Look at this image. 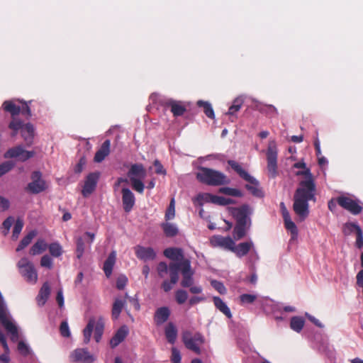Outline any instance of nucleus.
<instances>
[{"label":"nucleus","instance_id":"nucleus-24","mask_svg":"<svg viewBox=\"0 0 363 363\" xmlns=\"http://www.w3.org/2000/svg\"><path fill=\"white\" fill-rule=\"evenodd\" d=\"M170 315V311L167 307H160L155 311L154 320L157 325L166 322Z\"/></svg>","mask_w":363,"mask_h":363},{"label":"nucleus","instance_id":"nucleus-33","mask_svg":"<svg viewBox=\"0 0 363 363\" xmlns=\"http://www.w3.org/2000/svg\"><path fill=\"white\" fill-rule=\"evenodd\" d=\"M125 301L116 298L112 306L111 316L113 320H117L125 306Z\"/></svg>","mask_w":363,"mask_h":363},{"label":"nucleus","instance_id":"nucleus-26","mask_svg":"<svg viewBox=\"0 0 363 363\" xmlns=\"http://www.w3.org/2000/svg\"><path fill=\"white\" fill-rule=\"evenodd\" d=\"M50 294V287L48 282H45L40 288L39 293L37 296L36 300L40 306L45 304Z\"/></svg>","mask_w":363,"mask_h":363},{"label":"nucleus","instance_id":"nucleus-2","mask_svg":"<svg viewBox=\"0 0 363 363\" xmlns=\"http://www.w3.org/2000/svg\"><path fill=\"white\" fill-rule=\"evenodd\" d=\"M169 267L172 283L176 284L178 281L179 272L181 271L182 275L181 286L187 288L193 285L194 272L191 269V261L189 259H186L181 262H170Z\"/></svg>","mask_w":363,"mask_h":363},{"label":"nucleus","instance_id":"nucleus-37","mask_svg":"<svg viewBox=\"0 0 363 363\" xmlns=\"http://www.w3.org/2000/svg\"><path fill=\"white\" fill-rule=\"evenodd\" d=\"M95 324L94 318H90L86 328L83 330L84 335V342L87 344L89 342L92 332L94 330V327Z\"/></svg>","mask_w":363,"mask_h":363},{"label":"nucleus","instance_id":"nucleus-36","mask_svg":"<svg viewBox=\"0 0 363 363\" xmlns=\"http://www.w3.org/2000/svg\"><path fill=\"white\" fill-rule=\"evenodd\" d=\"M218 196L211 194L209 193L199 194L197 195L196 200L200 205L203 204V202L212 203L216 204Z\"/></svg>","mask_w":363,"mask_h":363},{"label":"nucleus","instance_id":"nucleus-42","mask_svg":"<svg viewBox=\"0 0 363 363\" xmlns=\"http://www.w3.org/2000/svg\"><path fill=\"white\" fill-rule=\"evenodd\" d=\"M49 252L52 257H58L63 253L62 246L58 242H52L48 245Z\"/></svg>","mask_w":363,"mask_h":363},{"label":"nucleus","instance_id":"nucleus-8","mask_svg":"<svg viewBox=\"0 0 363 363\" xmlns=\"http://www.w3.org/2000/svg\"><path fill=\"white\" fill-rule=\"evenodd\" d=\"M32 182L28 183L26 191L37 194L47 189L46 182L42 179V174L39 171H35L31 174Z\"/></svg>","mask_w":363,"mask_h":363},{"label":"nucleus","instance_id":"nucleus-16","mask_svg":"<svg viewBox=\"0 0 363 363\" xmlns=\"http://www.w3.org/2000/svg\"><path fill=\"white\" fill-rule=\"evenodd\" d=\"M211 242L212 245L215 247H221L230 251H232L234 245V241L230 237H223L220 235L214 236L211 239Z\"/></svg>","mask_w":363,"mask_h":363},{"label":"nucleus","instance_id":"nucleus-64","mask_svg":"<svg viewBox=\"0 0 363 363\" xmlns=\"http://www.w3.org/2000/svg\"><path fill=\"white\" fill-rule=\"evenodd\" d=\"M86 164V159L84 157L80 158L79 162L74 168L75 173H81L83 170L84 166Z\"/></svg>","mask_w":363,"mask_h":363},{"label":"nucleus","instance_id":"nucleus-52","mask_svg":"<svg viewBox=\"0 0 363 363\" xmlns=\"http://www.w3.org/2000/svg\"><path fill=\"white\" fill-rule=\"evenodd\" d=\"M175 215V209H174V200L172 199L170 201L169 206L165 213V219L167 220H171L174 218Z\"/></svg>","mask_w":363,"mask_h":363},{"label":"nucleus","instance_id":"nucleus-27","mask_svg":"<svg viewBox=\"0 0 363 363\" xmlns=\"http://www.w3.org/2000/svg\"><path fill=\"white\" fill-rule=\"evenodd\" d=\"M244 100L242 97H237L233 101V104L229 107L226 114L230 116L231 122H234L237 118L235 113L238 112L242 106Z\"/></svg>","mask_w":363,"mask_h":363},{"label":"nucleus","instance_id":"nucleus-54","mask_svg":"<svg viewBox=\"0 0 363 363\" xmlns=\"http://www.w3.org/2000/svg\"><path fill=\"white\" fill-rule=\"evenodd\" d=\"M60 332L62 337H69L70 336V331L68 323L67 321H62L60 326Z\"/></svg>","mask_w":363,"mask_h":363},{"label":"nucleus","instance_id":"nucleus-22","mask_svg":"<svg viewBox=\"0 0 363 363\" xmlns=\"http://www.w3.org/2000/svg\"><path fill=\"white\" fill-rule=\"evenodd\" d=\"M0 323L4 327L7 333L10 335L11 340L16 342L18 338V331L17 327L10 321L8 318L0 321Z\"/></svg>","mask_w":363,"mask_h":363},{"label":"nucleus","instance_id":"nucleus-1","mask_svg":"<svg viewBox=\"0 0 363 363\" xmlns=\"http://www.w3.org/2000/svg\"><path fill=\"white\" fill-rule=\"evenodd\" d=\"M306 177L301 181L293 198V210L300 221L305 220L309 216V201L315 202L316 185L309 169L300 173Z\"/></svg>","mask_w":363,"mask_h":363},{"label":"nucleus","instance_id":"nucleus-62","mask_svg":"<svg viewBox=\"0 0 363 363\" xmlns=\"http://www.w3.org/2000/svg\"><path fill=\"white\" fill-rule=\"evenodd\" d=\"M216 199H217L216 204L220 205V206H226L228 204L234 203V201L233 199H229V198H225L223 196H218V198Z\"/></svg>","mask_w":363,"mask_h":363},{"label":"nucleus","instance_id":"nucleus-55","mask_svg":"<svg viewBox=\"0 0 363 363\" xmlns=\"http://www.w3.org/2000/svg\"><path fill=\"white\" fill-rule=\"evenodd\" d=\"M128 283V278L125 275H120L116 279V288L123 290Z\"/></svg>","mask_w":363,"mask_h":363},{"label":"nucleus","instance_id":"nucleus-10","mask_svg":"<svg viewBox=\"0 0 363 363\" xmlns=\"http://www.w3.org/2000/svg\"><path fill=\"white\" fill-rule=\"evenodd\" d=\"M267 170L270 177L277 176V152L275 147L269 145L267 152Z\"/></svg>","mask_w":363,"mask_h":363},{"label":"nucleus","instance_id":"nucleus-46","mask_svg":"<svg viewBox=\"0 0 363 363\" xmlns=\"http://www.w3.org/2000/svg\"><path fill=\"white\" fill-rule=\"evenodd\" d=\"M284 223L286 229L290 231L291 235L293 237H296L298 235V228L294 222L291 220V218H289L288 219L284 220Z\"/></svg>","mask_w":363,"mask_h":363},{"label":"nucleus","instance_id":"nucleus-34","mask_svg":"<svg viewBox=\"0 0 363 363\" xmlns=\"http://www.w3.org/2000/svg\"><path fill=\"white\" fill-rule=\"evenodd\" d=\"M161 227L167 237L172 238L178 234V228L175 225L171 223H162Z\"/></svg>","mask_w":363,"mask_h":363},{"label":"nucleus","instance_id":"nucleus-15","mask_svg":"<svg viewBox=\"0 0 363 363\" xmlns=\"http://www.w3.org/2000/svg\"><path fill=\"white\" fill-rule=\"evenodd\" d=\"M122 202L123 209L125 212H130L135 203V198L133 193L128 188H123L121 190Z\"/></svg>","mask_w":363,"mask_h":363},{"label":"nucleus","instance_id":"nucleus-3","mask_svg":"<svg viewBox=\"0 0 363 363\" xmlns=\"http://www.w3.org/2000/svg\"><path fill=\"white\" fill-rule=\"evenodd\" d=\"M197 179L209 186L228 184L230 180L223 172L207 167H200L196 174Z\"/></svg>","mask_w":363,"mask_h":363},{"label":"nucleus","instance_id":"nucleus-19","mask_svg":"<svg viewBox=\"0 0 363 363\" xmlns=\"http://www.w3.org/2000/svg\"><path fill=\"white\" fill-rule=\"evenodd\" d=\"M127 175L130 180L131 178L144 179L146 176V170L142 164H133L130 166Z\"/></svg>","mask_w":363,"mask_h":363},{"label":"nucleus","instance_id":"nucleus-53","mask_svg":"<svg viewBox=\"0 0 363 363\" xmlns=\"http://www.w3.org/2000/svg\"><path fill=\"white\" fill-rule=\"evenodd\" d=\"M171 362L172 363H181L182 356L179 350L176 347H172L171 350Z\"/></svg>","mask_w":363,"mask_h":363},{"label":"nucleus","instance_id":"nucleus-50","mask_svg":"<svg viewBox=\"0 0 363 363\" xmlns=\"http://www.w3.org/2000/svg\"><path fill=\"white\" fill-rule=\"evenodd\" d=\"M157 273L160 277H164V274L169 272V265L164 262H160L157 267Z\"/></svg>","mask_w":363,"mask_h":363},{"label":"nucleus","instance_id":"nucleus-32","mask_svg":"<svg viewBox=\"0 0 363 363\" xmlns=\"http://www.w3.org/2000/svg\"><path fill=\"white\" fill-rule=\"evenodd\" d=\"M165 336L167 341L174 344L177 337V330L172 323H169L165 328Z\"/></svg>","mask_w":363,"mask_h":363},{"label":"nucleus","instance_id":"nucleus-21","mask_svg":"<svg viewBox=\"0 0 363 363\" xmlns=\"http://www.w3.org/2000/svg\"><path fill=\"white\" fill-rule=\"evenodd\" d=\"M128 334V328L126 325H123L120 327L110 340L111 347L112 348L117 347L125 339Z\"/></svg>","mask_w":363,"mask_h":363},{"label":"nucleus","instance_id":"nucleus-61","mask_svg":"<svg viewBox=\"0 0 363 363\" xmlns=\"http://www.w3.org/2000/svg\"><path fill=\"white\" fill-rule=\"evenodd\" d=\"M154 166L155 167V173L157 174H162V175H165L166 174V170L164 169L163 165L161 164V162L156 160H155L154 162Z\"/></svg>","mask_w":363,"mask_h":363},{"label":"nucleus","instance_id":"nucleus-5","mask_svg":"<svg viewBox=\"0 0 363 363\" xmlns=\"http://www.w3.org/2000/svg\"><path fill=\"white\" fill-rule=\"evenodd\" d=\"M17 267L21 275L28 283L34 284L37 282L38 273L33 264L26 257L21 258L18 261Z\"/></svg>","mask_w":363,"mask_h":363},{"label":"nucleus","instance_id":"nucleus-45","mask_svg":"<svg viewBox=\"0 0 363 363\" xmlns=\"http://www.w3.org/2000/svg\"><path fill=\"white\" fill-rule=\"evenodd\" d=\"M142 179L131 178V180H130L133 189L139 194H143L145 189V185Z\"/></svg>","mask_w":363,"mask_h":363},{"label":"nucleus","instance_id":"nucleus-41","mask_svg":"<svg viewBox=\"0 0 363 363\" xmlns=\"http://www.w3.org/2000/svg\"><path fill=\"white\" fill-rule=\"evenodd\" d=\"M250 225H235L233 230V238L236 240H239L244 238L246 235L247 230L249 228Z\"/></svg>","mask_w":363,"mask_h":363},{"label":"nucleus","instance_id":"nucleus-58","mask_svg":"<svg viewBox=\"0 0 363 363\" xmlns=\"http://www.w3.org/2000/svg\"><path fill=\"white\" fill-rule=\"evenodd\" d=\"M40 265L43 267L51 269L52 267V258L48 255H43L40 259Z\"/></svg>","mask_w":363,"mask_h":363},{"label":"nucleus","instance_id":"nucleus-59","mask_svg":"<svg viewBox=\"0 0 363 363\" xmlns=\"http://www.w3.org/2000/svg\"><path fill=\"white\" fill-rule=\"evenodd\" d=\"M104 329V322L102 318H99L94 324V330L95 333L103 334Z\"/></svg>","mask_w":363,"mask_h":363},{"label":"nucleus","instance_id":"nucleus-7","mask_svg":"<svg viewBox=\"0 0 363 363\" xmlns=\"http://www.w3.org/2000/svg\"><path fill=\"white\" fill-rule=\"evenodd\" d=\"M251 213V209L248 205H242L240 207H235L231 209V214L236 220V225H250V218H249Z\"/></svg>","mask_w":363,"mask_h":363},{"label":"nucleus","instance_id":"nucleus-12","mask_svg":"<svg viewBox=\"0 0 363 363\" xmlns=\"http://www.w3.org/2000/svg\"><path fill=\"white\" fill-rule=\"evenodd\" d=\"M71 362L91 363L94 361L93 355L86 349L79 348L74 350L69 355Z\"/></svg>","mask_w":363,"mask_h":363},{"label":"nucleus","instance_id":"nucleus-39","mask_svg":"<svg viewBox=\"0 0 363 363\" xmlns=\"http://www.w3.org/2000/svg\"><path fill=\"white\" fill-rule=\"evenodd\" d=\"M197 106L203 108V112L208 118H214V111L209 102L200 100L197 101Z\"/></svg>","mask_w":363,"mask_h":363},{"label":"nucleus","instance_id":"nucleus-51","mask_svg":"<svg viewBox=\"0 0 363 363\" xmlns=\"http://www.w3.org/2000/svg\"><path fill=\"white\" fill-rule=\"evenodd\" d=\"M14 166L13 162L6 161L0 164V177L9 172Z\"/></svg>","mask_w":363,"mask_h":363},{"label":"nucleus","instance_id":"nucleus-20","mask_svg":"<svg viewBox=\"0 0 363 363\" xmlns=\"http://www.w3.org/2000/svg\"><path fill=\"white\" fill-rule=\"evenodd\" d=\"M253 247V242L252 241L240 242L238 245L233 247L232 251L238 257H242L248 254L250 250Z\"/></svg>","mask_w":363,"mask_h":363},{"label":"nucleus","instance_id":"nucleus-30","mask_svg":"<svg viewBox=\"0 0 363 363\" xmlns=\"http://www.w3.org/2000/svg\"><path fill=\"white\" fill-rule=\"evenodd\" d=\"M48 248V245L43 239H38L30 249L29 253L31 255L42 254Z\"/></svg>","mask_w":363,"mask_h":363},{"label":"nucleus","instance_id":"nucleus-29","mask_svg":"<svg viewBox=\"0 0 363 363\" xmlns=\"http://www.w3.org/2000/svg\"><path fill=\"white\" fill-rule=\"evenodd\" d=\"M2 107L5 111L11 113L12 118H15L21 113V106L16 105L13 101H5Z\"/></svg>","mask_w":363,"mask_h":363},{"label":"nucleus","instance_id":"nucleus-11","mask_svg":"<svg viewBox=\"0 0 363 363\" xmlns=\"http://www.w3.org/2000/svg\"><path fill=\"white\" fill-rule=\"evenodd\" d=\"M99 177L100 173L99 172H91L86 176L82 191L83 196L87 197L94 191Z\"/></svg>","mask_w":363,"mask_h":363},{"label":"nucleus","instance_id":"nucleus-6","mask_svg":"<svg viewBox=\"0 0 363 363\" xmlns=\"http://www.w3.org/2000/svg\"><path fill=\"white\" fill-rule=\"evenodd\" d=\"M182 341L185 347L196 354H199L201 353V349L199 345L204 343V337L200 333H196L192 335L190 331L186 330L182 333Z\"/></svg>","mask_w":363,"mask_h":363},{"label":"nucleus","instance_id":"nucleus-18","mask_svg":"<svg viewBox=\"0 0 363 363\" xmlns=\"http://www.w3.org/2000/svg\"><path fill=\"white\" fill-rule=\"evenodd\" d=\"M135 255L137 257L143 260H152L156 257V253L152 247H145L138 245L135 247Z\"/></svg>","mask_w":363,"mask_h":363},{"label":"nucleus","instance_id":"nucleus-25","mask_svg":"<svg viewBox=\"0 0 363 363\" xmlns=\"http://www.w3.org/2000/svg\"><path fill=\"white\" fill-rule=\"evenodd\" d=\"M116 260V253L115 251L111 252L107 259L104 263L103 270L107 278H109L112 274L113 268L115 265Z\"/></svg>","mask_w":363,"mask_h":363},{"label":"nucleus","instance_id":"nucleus-63","mask_svg":"<svg viewBox=\"0 0 363 363\" xmlns=\"http://www.w3.org/2000/svg\"><path fill=\"white\" fill-rule=\"evenodd\" d=\"M18 350L19 351V352L21 354H23L24 356L27 355L29 353L28 347L23 341H20L18 342Z\"/></svg>","mask_w":363,"mask_h":363},{"label":"nucleus","instance_id":"nucleus-48","mask_svg":"<svg viewBox=\"0 0 363 363\" xmlns=\"http://www.w3.org/2000/svg\"><path fill=\"white\" fill-rule=\"evenodd\" d=\"M188 298L187 292L183 289H179L175 292V299L178 304L184 303Z\"/></svg>","mask_w":363,"mask_h":363},{"label":"nucleus","instance_id":"nucleus-4","mask_svg":"<svg viewBox=\"0 0 363 363\" xmlns=\"http://www.w3.org/2000/svg\"><path fill=\"white\" fill-rule=\"evenodd\" d=\"M228 164L230 167L244 180L249 184L245 185V188L255 196L262 197L263 192L259 188V182L250 175L247 172L242 169V166L235 160H228Z\"/></svg>","mask_w":363,"mask_h":363},{"label":"nucleus","instance_id":"nucleus-13","mask_svg":"<svg viewBox=\"0 0 363 363\" xmlns=\"http://www.w3.org/2000/svg\"><path fill=\"white\" fill-rule=\"evenodd\" d=\"M35 155L33 151L25 150L22 146L18 145L15 147L9 149L4 155L6 158H15L18 157L21 161H26Z\"/></svg>","mask_w":363,"mask_h":363},{"label":"nucleus","instance_id":"nucleus-40","mask_svg":"<svg viewBox=\"0 0 363 363\" xmlns=\"http://www.w3.org/2000/svg\"><path fill=\"white\" fill-rule=\"evenodd\" d=\"M76 256L78 259H80L85 250V241L82 237L76 238Z\"/></svg>","mask_w":363,"mask_h":363},{"label":"nucleus","instance_id":"nucleus-56","mask_svg":"<svg viewBox=\"0 0 363 363\" xmlns=\"http://www.w3.org/2000/svg\"><path fill=\"white\" fill-rule=\"evenodd\" d=\"M211 286L220 294H224L226 293V289L223 284L220 281L213 280L211 281Z\"/></svg>","mask_w":363,"mask_h":363},{"label":"nucleus","instance_id":"nucleus-49","mask_svg":"<svg viewBox=\"0 0 363 363\" xmlns=\"http://www.w3.org/2000/svg\"><path fill=\"white\" fill-rule=\"evenodd\" d=\"M241 304L252 303L256 299L257 296L254 294H244L240 296Z\"/></svg>","mask_w":363,"mask_h":363},{"label":"nucleus","instance_id":"nucleus-35","mask_svg":"<svg viewBox=\"0 0 363 363\" xmlns=\"http://www.w3.org/2000/svg\"><path fill=\"white\" fill-rule=\"evenodd\" d=\"M304 323L305 320L302 317L294 316L291 318L290 327L293 330L300 333L304 326Z\"/></svg>","mask_w":363,"mask_h":363},{"label":"nucleus","instance_id":"nucleus-43","mask_svg":"<svg viewBox=\"0 0 363 363\" xmlns=\"http://www.w3.org/2000/svg\"><path fill=\"white\" fill-rule=\"evenodd\" d=\"M23 126L24 125L21 121L13 118L12 121L9 125V128L13 130L11 136H15L19 130H22Z\"/></svg>","mask_w":363,"mask_h":363},{"label":"nucleus","instance_id":"nucleus-47","mask_svg":"<svg viewBox=\"0 0 363 363\" xmlns=\"http://www.w3.org/2000/svg\"><path fill=\"white\" fill-rule=\"evenodd\" d=\"M352 228H355V232L357 235L356 238V246L358 248L363 247V233L361 228L358 225H350Z\"/></svg>","mask_w":363,"mask_h":363},{"label":"nucleus","instance_id":"nucleus-57","mask_svg":"<svg viewBox=\"0 0 363 363\" xmlns=\"http://www.w3.org/2000/svg\"><path fill=\"white\" fill-rule=\"evenodd\" d=\"M23 227V222L21 219L18 218L15 223L13 230V236H16V238L20 234Z\"/></svg>","mask_w":363,"mask_h":363},{"label":"nucleus","instance_id":"nucleus-17","mask_svg":"<svg viewBox=\"0 0 363 363\" xmlns=\"http://www.w3.org/2000/svg\"><path fill=\"white\" fill-rule=\"evenodd\" d=\"M163 254L167 258L174 261V262H181L186 259L181 248L168 247L164 250Z\"/></svg>","mask_w":363,"mask_h":363},{"label":"nucleus","instance_id":"nucleus-38","mask_svg":"<svg viewBox=\"0 0 363 363\" xmlns=\"http://www.w3.org/2000/svg\"><path fill=\"white\" fill-rule=\"evenodd\" d=\"M37 233L35 230H31L29 232L20 242L19 245L16 248V251H21L26 247L32 241L33 238L36 235Z\"/></svg>","mask_w":363,"mask_h":363},{"label":"nucleus","instance_id":"nucleus-23","mask_svg":"<svg viewBox=\"0 0 363 363\" xmlns=\"http://www.w3.org/2000/svg\"><path fill=\"white\" fill-rule=\"evenodd\" d=\"M110 147L111 142L109 140H106L100 147V148L96 151L94 160L96 162H101L106 157H107L110 153Z\"/></svg>","mask_w":363,"mask_h":363},{"label":"nucleus","instance_id":"nucleus-31","mask_svg":"<svg viewBox=\"0 0 363 363\" xmlns=\"http://www.w3.org/2000/svg\"><path fill=\"white\" fill-rule=\"evenodd\" d=\"M213 300L216 308H218L220 312L225 314L228 318H230L232 317L230 308L220 297L214 296Z\"/></svg>","mask_w":363,"mask_h":363},{"label":"nucleus","instance_id":"nucleus-9","mask_svg":"<svg viewBox=\"0 0 363 363\" xmlns=\"http://www.w3.org/2000/svg\"><path fill=\"white\" fill-rule=\"evenodd\" d=\"M336 201L340 206L353 215H358L362 211L363 208L359 205V201L349 196H338Z\"/></svg>","mask_w":363,"mask_h":363},{"label":"nucleus","instance_id":"nucleus-60","mask_svg":"<svg viewBox=\"0 0 363 363\" xmlns=\"http://www.w3.org/2000/svg\"><path fill=\"white\" fill-rule=\"evenodd\" d=\"M21 102L22 103V106L21 107V113L23 114V115H25L27 116V118H29L31 116V110L30 108V106L28 105V104H30V101H28V102H26V101H21Z\"/></svg>","mask_w":363,"mask_h":363},{"label":"nucleus","instance_id":"nucleus-14","mask_svg":"<svg viewBox=\"0 0 363 363\" xmlns=\"http://www.w3.org/2000/svg\"><path fill=\"white\" fill-rule=\"evenodd\" d=\"M162 105L170 108L171 112L175 117L182 116L186 111V106L182 101H175L172 99L164 100Z\"/></svg>","mask_w":363,"mask_h":363},{"label":"nucleus","instance_id":"nucleus-28","mask_svg":"<svg viewBox=\"0 0 363 363\" xmlns=\"http://www.w3.org/2000/svg\"><path fill=\"white\" fill-rule=\"evenodd\" d=\"M34 131V127L30 123L25 124L22 128L21 135L28 145H30L33 143Z\"/></svg>","mask_w":363,"mask_h":363},{"label":"nucleus","instance_id":"nucleus-44","mask_svg":"<svg viewBox=\"0 0 363 363\" xmlns=\"http://www.w3.org/2000/svg\"><path fill=\"white\" fill-rule=\"evenodd\" d=\"M219 192L225 195L235 197H242L243 195L240 190L230 187H222L219 189Z\"/></svg>","mask_w":363,"mask_h":363}]
</instances>
